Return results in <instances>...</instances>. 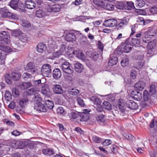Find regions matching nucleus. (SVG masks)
I'll return each mask as SVG.
<instances>
[{
	"mask_svg": "<svg viewBox=\"0 0 157 157\" xmlns=\"http://www.w3.org/2000/svg\"><path fill=\"white\" fill-rule=\"evenodd\" d=\"M68 116L71 118L75 119L79 116L81 121H85L88 120V114L84 113H78L77 112H72L68 114Z\"/></svg>",
	"mask_w": 157,
	"mask_h": 157,
	"instance_id": "nucleus-1",
	"label": "nucleus"
},
{
	"mask_svg": "<svg viewBox=\"0 0 157 157\" xmlns=\"http://www.w3.org/2000/svg\"><path fill=\"white\" fill-rule=\"evenodd\" d=\"M131 41L130 38L127 39L124 43L122 44L120 46L121 48L120 51L125 53L129 52L132 48V46L130 43Z\"/></svg>",
	"mask_w": 157,
	"mask_h": 157,
	"instance_id": "nucleus-2",
	"label": "nucleus"
},
{
	"mask_svg": "<svg viewBox=\"0 0 157 157\" xmlns=\"http://www.w3.org/2000/svg\"><path fill=\"white\" fill-rule=\"evenodd\" d=\"M51 65L48 64L43 65L41 67V74L44 76L48 77L51 74Z\"/></svg>",
	"mask_w": 157,
	"mask_h": 157,
	"instance_id": "nucleus-3",
	"label": "nucleus"
},
{
	"mask_svg": "<svg viewBox=\"0 0 157 157\" xmlns=\"http://www.w3.org/2000/svg\"><path fill=\"white\" fill-rule=\"evenodd\" d=\"M18 40H16L15 44L18 47H22L25 45V43L28 42L29 38L25 34L23 33L20 36Z\"/></svg>",
	"mask_w": 157,
	"mask_h": 157,
	"instance_id": "nucleus-4",
	"label": "nucleus"
},
{
	"mask_svg": "<svg viewBox=\"0 0 157 157\" xmlns=\"http://www.w3.org/2000/svg\"><path fill=\"white\" fill-rule=\"evenodd\" d=\"M10 37L9 33L3 31L0 33V43L3 44H8L10 43Z\"/></svg>",
	"mask_w": 157,
	"mask_h": 157,
	"instance_id": "nucleus-5",
	"label": "nucleus"
},
{
	"mask_svg": "<svg viewBox=\"0 0 157 157\" xmlns=\"http://www.w3.org/2000/svg\"><path fill=\"white\" fill-rule=\"evenodd\" d=\"M45 8L48 12L55 13L59 11L61 8V6L58 4L52 6L48 5L46 6Z\"/></svg>",
	"mask_w": 157,
	"mask_h": 157,
	"instance_id": "nucleus-6",
	"label": "nucleus"
},
{
	"mask_svg": "<svg viewBox=\"0 0 157 157\" xmlns=\"http://www.w3.org/2000/svg\"><path fill=\"white\" fill-rule=\"evenodd\" d=\"M70 63L67 62H65L61 66V68L63 72L68 74H70L72 72Z\"/></svg>",
	"mask_w": 157,
	"mask_h": 157,
	"instance_id": "nucleus-7",
	"label": "nucleus"
},
{
	"mask_svg": "<svg viewBox=\"0 0 157 157\" xmlns=\"http://www.w3.org/2000/svg\"><path fill=\"white\" fill-rule=\"evenodd\" d=\"M34 109L37 111L44 112H46L47 111V109L46 107L43 104H42L41 102L35 103V104Z\"/></svg>",
	"mask_w": 157,
	"mask_h": 157,
	"instance_id": "nucleus-8",
	"label": "nucleus"
},
{
	"mask_svg": "<svg viewBox=\"0 0 157 157\" xmlns=\"http://www.w3.org/2000/svg\"><path fill=\"white\" fill-rule=\"evenodd\" d=\"M117 21L114 19H109L105 21L103 25L106 27H113L117 25Z\"/></svg>",
	"mask_w": 157,
	"mask_h": 157,
	"instance_id": "nucleus-9",
	"label": "nucleus"
},
{
	"mask_svg": "<svg viewBox=\"0 0 157 157\" xmlns=\"http://www.w3.org/2000/svg\"><path fill=\"white\" fill-rule=\"evenodd\" d=\"M128 21L126 18L119 20V22L117 25H116V28L120 30L124 27L128 23Z\"/></svg>",
	"mask_w": 157,
	"mask_h": 157,
	"instance_id": "nucleus-10",
	"label": "nucleus"
},
{
	"mask_svg": "<svg viewBox=\"0 0 157 157\" xmlns=\"http://www.w3.org/2000/svg\"><path fill=\"white\" fill-rule=\"evenodd\" d=\"M126 106L132 109H135L138 108L137 104L131 100H128L126 102Z\"/></svg>",
	"mask_w": 157,
	"mask_h": 157,
	"instance_id": "nucleus-11",
	"label": "nucleus"
},
{
	"mask_svg": "<svg viewBox=\"0 0 157 157\" xmlns=\"http://www.w3.org/2000/svg\"><path fill=\"white\" fill-rule=\"evenodd\" d=\"M146 83L144 81H140L135 84L134 87L137 90H142L146 86Z\"/></svg>",
	"mask_w": 157,
	"mask_h": 157,
	"instance_id": "nucleus-12",
	"label": "nucleus"
},
{
	"mask_svg": "<svg viewBox=\"0 0 157 157\" xmlns=\"http://www.w3.org/2000/svg\"><path fill=\"white\" fill-rule=\"evenodd\" d=\"M1 17L3 18L11 17L13 19H17L18 18L15 14L9 11H5L2 13Z\"/></svg>",
	"mask_w": 157,
	"mask_h": 157,
	"instance_id": "nucleus-13",
	"label": "nucleus"
},
{
	"mask_svg": "<svg viewBox=\"0 0 157 157\" xmlns=\"http://www.w3.org/2000/svg\"><path fill=\"white\" fill-rule=\"evenodd\" d=\"M52 90L56 94H61L63 92L61 86L59 85H55L53 86Z\"/></svg>",
	"mask_w": 157,
	"mask_h": 157,
	"instance_id": "nucleus-14",
	"label": "nucleus"
},
{
	"mask_svg": "<svg viewBox=\"0 0 157 157\" xmlns=\"http://www.w3.org/2000/svg\"><path fill=\"white\" fill-rule=\"evenodd\" d=\"M132 98L137 101L140 100L142 98L141 93L137 91H132L131 93Z\"/></svg>",
	"mask_w": 157,
	"mask_h": 157,
	"instance_id": "nucleus-15",
	"label": "nucleus"
},
{
	"mask_svg": "<svg viewBox=\"0 0 157 157\" xmlns=\"http://www.w3.org/2000/svg\"><path fill=\"white\" fill-rule=\"evenodd\" d=\"M65 39L69 42H73L76 40V36L72 32L68 33L65 36Z\"/></svg>",
	"mask_w": 157,
	"mask_h": 157,
	"instance_id": "nucleus-16",
	"label": "nucleus"
},
{
	"mask_svg": "<svg viewBox=\"0 0 157 157\" xmlns=\"http://www.w3.org/2000/svg\"><path fill=\"white\" fill-rule=\"evenodd\" d=\"M75 71L78 73L82 72L83 69V66L81 63L78 62H75L74 64Z\"/></svg>",
	"mask_w": 157,
	"mask_h": 157,
	"instance_id": "nucleus-17",
	"label": "nucleus"
},
{
	"mask_svg": "<svg viewBox=\"0 0 157 157\" xmlns=\"http://www.w3.org/2000/svg\"><path fill=\"white\" fill-rule=\"evenodd\" d=\"M148 34L151 36H154L157 35V26L150 27L147 31Z\"/></svg>",
	"mask_w": 157,
	"mask_h": 157,
	"instance_id": "nucleus-18",
	"label": "nucleus"
},
{
	"mask_svg": "<svg viewBox=\"0 0 157 157\" xmlns=\"http://www.w3.org/2000/svg\"><path fill=\"white\" fill-rule=\"evenodd\" d=\"M25 6L28 9H32L35 7L36 4L34 1L29 0L25 2Z\"/></svg>",
	"mask_w": 157,
	"mask_h": 157,
	"instance_id": "nucleus-19",
	"label": "nucleus"
},
{
	"mask_svg": "<svg viewBox=\"0 0 157 157\" xmlns=\"http://www.w3.org/2000/svg\"><path fill=\"white\" fill-rule=\"evenodd\" d=\"M52 76L54 78L58 79L61 76V73L60 70L58 68L54 69L52 71Z\"/></svg>",
	"mask_w": 157,
	"mask_h": 157,
	"instance_id": "nucleus-20",
	"label": "nucleus"
},
{
	"mask_svg": "<svg viewBox=\"0 0 157 157\" xmlns=\"http://www.w3.org/2000/svg\"><path fill=\"white\" fill-rule=\"evenodd\" d=\"M41 92L42 94H44L46 95L48 94L50 91L48 86L46 84H42Z\"/></svg>",
	"mask_w": 157,
	"mask_h": 157,
	"instance_id": "nucleus-21",
	"label": "nucleus"
},
{
	"mask_svg": "<svg viewBox=\"0 0 157 157\" xmlns=\"http://www.w3.org/2000/svg\"><path fill=\"white\" fill-rule=\"evenodd\" d=\"M73 54L76 56L78 58L81 59H84L85 56L84 54L80 50H76L73 52Z\"/></svg>",
	"mask_w": 157,
	"mask_h": 157,
	"instance_id": "nucleus-22",
	"label": "nucleus"
},
{
	"mask_svg": "<svg viewBox=\"0 0 157 157\" xmlns=\"http://www.w3.org/2000/svg\"><path fill=\"white\" fill-rule=\"evenodd\" d=\"M46 45L43 43H40L38 44L36 48L37 51L39 53H42L46 49Z\"/></svg>",
	"mask_w": 157,
	"mask_h": 157,
	"instance_id": "nucleus-23",
	"label": "nucleus"
},
{
	"mask_svg": "<svg viewBox=\"0 0 157 157\" xmlns=\"http://www.w3.org/2000/svg\"><path fill=\"white\" fill-rule=\"evenodd\" d=\"M36 15L38 17L41 18L45 17L47 15V14L45 11L42 10H39L36 11Z\"/></svg>",
	"mask_w": 157,
	"mask_h": 157,
	"instance_id": "nucleus-24",
	"label": "nucleus"
},
{
	"mask_svg": "<svg viewBox=\"0 0 157 157\" xmlns=\"http://www.w3.org/2000/svg\"><path fill=\"white\" fill-rule=\"evenodd\" d=\"M21 75L19 72H13L11 75V77L14 81L18 80L21 78Z\"/></svg>",
	"mask_w": 157,
	"mask_h": 157,
	"instance_id": "nucleus-25",
	"label": "nucleus"
},
{
	"mask_svg": "<svg viewBox=\"0 0 157 157\" xmlns=\"http://www.w3.org/2000/svg\"><path fill=\"white\" fill-rule=\"evenodd\" d=\"M90 100L93 102L94 104L97 106L100 105L101 104V100L95 96H92L90 98Z\"/></svg>",
	"mask_w": 157,
	"mask_h": 157,
	"instance_id": "nucleus-26",
	"label": "nucleus"
},
{
	"mask_svg": "<svg viewBox=\"0 0 157 157\" xmlns=\"http://www.w3.org/2000/svg\"><path fill=\"white\" fill-rule=\"evenodd\" d=\"M42 152L45 155H52L54 154V152L53 149L48 148L43 149Z\"/></svg>",
	"mask_w": 157,
	"mask_h": 157,
	"instance_id": "nucleus-27",
	"label": "nucleus"
},
{
	"mask_svg": "<svg viewBox=\"0 0 157 157\" xmlns=\"http://www.w3.org/2000/svg\"><path fill=\"white\" fill-rule=\"evenodd\" d=\"M33 99L35 103L41 102L42 100V99L40 97V95L38 93H36L34 94Z\"/></svg>",
	"mask_w": 157,
	"mask_h": 157,
	"instance_id": "nucleus-28",
	"label": "nucleus"
},
{
	"mask_svg": "<svg viewBox=\"0 0 157 157\" xmlns=\"http://www.w3.org/2000/svg\"><path fill=\"white\" fill-rule=\"evenodd\" d=\"M11 33L13 36L17 37L19 38L20 37V36L23 33L20 30L17 29L12 31L11 32Z\"/></svg>",
	"mask_w": 157,
	"mask_h": 157,
	"instance_id": "nucleus-29",
	"label": "nucleus"
},
{
	"mask_svg": "<svg viewBox=\"0 0 157 157\" xmlns=\"http://www.w3.org/2000/svg\"><path fill=\"white\" fill-rule=\"evenodd\" d=\"M0 50H2L1 52H3L7 54L8 52L11 51V48L9 47L1 45H0Z\"/></svg>",
	"mask_w": 157,
	"mask_h": 157,
	"instance_id": "nucleus-30",
	"label": "nucleus"
},
{
	"mask_svg": "<svg viewBox=\"0 0 157 157\" xmlns=\"http://www.w3.org/2000/svg\"><path fill=\"white\" fill-rule=\"evenodd\" d=\"M7 54L3 52H1L0 53V64H2L4 63Z\"/></svg>",
	"mask_w": 157,
	"mask_h": 157,
	"instance_id": "nucleus-31",
	"label": "nucleus"
},
{
	"mask_svg": "<svg viewBox=\"0 0 157 157\" xmlns=\"http://www.w3.org/2000/svg\"><path fill=\"white\" fill-rule=\"evenodd\" d=\"M135 4L137 8H141L144 6L145 2L144 0H137L135 1Z\"/></svg>",
	"mask_w": 157,
	"mask_h": 157,
	"instance_id": "nucleus-32",
	"label": "nucleus"
},
{
	"mask_svg": "<svg viewBox=\"0 0 157 157\" xmlns=\"http://www.w3.org/2000/svg\"><path fill=\"white\" fill-rule=\"evenodd\" d=\"M117 62V58L116 57H113L111 59L108 63V64L110 66H113L116 64Z\"/></svg>",
	"mask_w": 157,
	"mask_h": 157,
	"instance_id": "nucleus-33",
	"label": "nucleus"
},
{
	"mask_svg": "<svg viewBox=\"0 0 157 157\" xmlns=\"http://www.w3.org/2000/svg\"><path fill=\"white\" fill-rule=\"evenodd\" d=\"M21 24L24 27L29 28L31 25L30 23L25 19H22L21 21Z\"/></svg>",
	"mask_w": 157,
	"mask_h": 157,
	"instance_id": "nucleus-34",
	"label": "nucleus"
},
{
	"mask_svg": "<svg viewBox=\"0 0 157 157\" xmlns=\"http://www.w3.org/2000/svg\"><path fill=\"white\" fill-rule=\"evenodd\" d=\"M45 103L46 107L49 109H52L54 106V104L52 101L47 100L45 101Z\"/></svg>",
	"mask_w": 157,
	"mask_h": 157,
	"instance_id": "nucleus-35",
	"label": "nucleus"
},
{
	"mask_svg": "<svg viewBox=\"0 0 157 157\" xmlns=\"http://www.w3.org/2000/svg\"><path fill=\"white\" fill-rule=\"evenodd\" d=\"M93 2L97 6L104 7L105 4L104 2L101 0H93Z\"/></svg>",
	"mask_w": 157,
	"mask_h": 157,
	"instance_id": "nucleus-36",
	"label": "nucleus"
},
{
	"mask_svg": "<svg viewBox=\"0 0 157 157\" xmlns=\"http://www.w3.org/2000/svg\"><path fill=\"white\" fill-rule=\"evenodd\" d=\"M134 8L133 3L132 2H127V6H126L125 7V9L128 10H131L132 9H133Z\"/></svg>",
	"mask_w": 157,
	"mask_h": 157,
	"instance_id": "nucleus-37",
	"label": "nucleus"
},
{
	"mask_svg": "<svg viewBox=\"0 0 157 157\" xmlns=\"http://www.w3.org/2000/svg\"><path fill=\"white\" fill-rule=\"evenodd\" d=\"M19 0H11L10 2V6L13 8L15 9L18 6Z\"/></svg>",
	"mask_w": 157,
	"mask_h": 157,
	"instance_id": "nucleus-38",
	"label": "nucleus"
},
{
	"mask_svg": "<svg viewBox=\"0 0 157 157\" xmlns=\"http://www.w3.org/2000/svg\"><path fill=\"white\" fill-rule=\"evenodd\" d=\"M102 106L104 108L108 110H110L111 109V105L110 104L106 101L103 102Z\"/></svg>",
	"mask_w": 157,
	"mask_h": 157,
	"instance_id": "nucleus-39",
	"label": "nucleus"
},
{
	"mask_svg": "<svg viewBox=\"0 0 157 157\" xmlns=\"http://www.w3.org/2000/svg\"><path fill=\"white\" fill-rule=\"evenodd\" d=\"M32 85L30 82H23L21 84L22 88L26 89L30 87Z\"/></svg>",
	"mask_w": 157,
	"mask_h": 157,
	"instance_id": "nucleus-40",
	"label": "nucleus"
},
{
	"mask_svg": "<svg viewBox=\"0 0 157 157\" xmlns=\"http://www.w3.org/2000/svg\"><path fill=\"white\" fill-rule=\"evenodd\" d=\"M28 99L27 98L21 99L20 102L19 104L23 108L24 107L25 105H26V103L28 102Z\"/></svg>",
	"mask_w": 157,
	"mask_h": 157,
	"instance_id": "nucleus-41",
	"label": "nucleus"
},
{
	"mask_svg": "<svg viewBox=\"0 0 157 157\" xmlns=\"http://www.w3.org/2000/svg\"><path fill=\"white\" fill-rule=\"evenodd\" d=\"M129 62L128 59L126 57H124L121 61V64L123 67H125L128 64Z\"/></svg>",
	"mask_w": 157,
	"mask_h": 157,
	"instance_id": "nucleus-42",
	"label": "nucleus"
},
{
	"mask_svg": "<svg viewBox=\"0 0 157 157\" xmlns=\"http://www.w3.org/2000/svg\"><path fill=\"white\" fill-rule=\"evenodd\" d=\"M12 95L9 91L6 90L5 94L6 100L8 101H10L12 98Z\"/></svg>",
	"mask_w": 157,
	"mask_h": 157,
	"instance_id": "nucleus-43",
	"label": "nucleus"
},
{
	"mask_svg": "<svg viewBox=\"0 0 157 157\" xmlns=\"http://www.w3.org/2000/svg\"><path fill=\"white\" fill-rule=\"evenodd\" d=\"M123 136L128 140H133L134 139V137L130 134L125 133Z\"/></svg>",
	"mask_w": 157,
	"mask_h": 157,
	"instance_id": "nucleus-44",
	"label": "nucleus"
},
{
	"mask_svg": "<svg viewBox=\"0 0 157 157\" xmlns=\"http://www.w3.org/2000/svg\"><path fill=\"white\" fill-rule=\"evenodd\" d=\"M35 67L36 66L33 63L31 62H29L27 64L25 68L27 70L29 71Z\"/></svg>",
	"mask_w": 157,
	"mask_h": 157,
	"instance_id": "nucleus-45",
	"label": "nucleus"
},
{
	"mask_svg": "<svg viewBox=\"0 0 157 157\" xmlns=\"http://www.w3.org/2000/svg\"><path fill=\"white\" fill-rule=\"evenodd\" d=\"M149 11L153 14H157V5L151 7L149 10Z\"/></svg>",
	"mask_w": 157,
	"mask_h": 157,
	"instance_id": "nucleus-46",
	"label": "nucleus"
},
{
	"mask_svg": "<svg viewBox=\"0 0 157 157\" xmlns=\"http://www.w3.org/2000/svg\"><path fill=\"white\" fill-rule=\"evenodd\" d=\"M96 120L98 121L103 122L105 121L104 116L103 114H99L98 115Z\"/></svg>",
	"mask_w": 157,
	"mask_h": 157,
	"instance_id": "nucleus-47",
	"label": "nucleus"
},
{
	"mask_svg": "<svg viewBox=\"0 0 157 157\" xmlns=\"http://www.w3.org/2000/svg\"><path fill=\"white\" fill-rule=\"evenodd\" d=\"M90 57L93 59L94 61L96 60L98 57V54L96 52H93L90 56Z\"/></svg>",
	"mask_w": 157,
	"mask_h": 157,
	"instance_id": "nucleus-48",
	"label": "nucleus"
},
{
	"mask_svg": "<svg viewBox=\"0 0 157 157\" xmlns=\"http://www.w3.org/2000/svg\"><path fill=\"white\" fill-rule=\"evenodd\" d=\"M79 90L77 89H72L70 91L69 93L71 95L76 96L79 93Z\"/></svg>",
	"mask_w": 157,
	"mask_h": 157,
	"instance_id": "nucleus-49",
	"label": "nucleus"
},
{
	"mask_svg": "<svg viewBox=\"0 0 157 157\" xmlns=\"http://www.w3.org/2000/svg\"><path fill=\"white\" fill-rule=\"evenodd\" d=\"M156 92L155 86V85L151 84L150 86V90L149 91L150 94L152 95L155 94Z\"/></svg>",
	"mask_w": 157,
	"mask_h": 157,
	"instance_id": "nucleus-50",
	"label": "nucleus"
},
{
	"mask_svg": "<svg viewBox=\"0 0 157 157\" xmlns=\"http://www.w3.org/2000/svg\"><path fill=\"white\" fill-rule=\"evenodd\" d=\"M131 41H130V43L131 42L133 44L136 45H138L139 44L140 41L138 38H130Z\"/></svg>",
	"mask_w": 157,
	"mask_h": 157,
	"instance_id": "nucleus-51",
	"label": "nucleus"
},
{
	"mask_svg": "<svg viewBox=\"0 0 157 157\" xmlns=\"http://www.w3.org/2000/svg\"><path fill=\"white\" fill-rule=\"evenodd\" d=\"M136 21L141 25H145L146 24V22L144 18L143 17H140L137 18Z\"/></svg>",
	"mask_w": 157,
	"mask_h": 157,
	"instance_id": "nucleus-52",
	"label": "nucleus"
},
{
	"mask_svg": "<svg viewBox=\"0 0 157 157\" xmlns=\"http://www.w3.org/2000/svg\"><path fill=\"white\" fill-rule=\"evenodd\" d=\"M32 77V75L28 73H24L22 75V78L25 80H27L29 78H30Z\"/></svg>",
	"mask_w": 157,
	"mask_h": 157,
	"instance_id": "nucleus-53",
	"label": "nucleus"
},
{
	"mask_svg": "<svg viewBox=\"0 0 157 157\" xmlns=\"http://www.w3.org/2000/svg\"><path fill=\"white\" fill-rule=\"evenodd\" d=\"M156 46L155 43L154 42L150 41L149 42L147 45V48L155 49Z\"/></svg>",
	"mask_w": 157,
	"mask_h": 157,
	"instance_id": "nucleus-54",
	"label": "nucleus"
},
{
	"mask_svg": "<svg viewBox=\"0 0 157 157\" xmlns=\"http://www.w3.org/2000/svg\"><path fill=\"white\" fill-rule=\"evenodd\" d=\"M104 8H105L109 10H112L114 9V6L111 4L107 3L105 6H104Z\"/></svg>",
	"mask_w": 157,
	"mask_h": 157,
	"instance_id": "nucleus-55",
	"label": "nucleus"
},
{
	"mask_svg": "<svg viewBox=\"0 0 157 157\" xmlns=\"http://www.w3.org/2000/svg\"><path fill=\"white\" fill-rule=\"evenodd\" d=\"M9 145L13 148H16V141L14 140H11L9 142Z\"/></svg>",
	"mask_w": 157,
	"mask_h": 157,
	"instance_id": "nucleus-56",
	"label": "nucleus"
},
{
	"mask_svg": "<svg viewBox=\"0 0 157 157\" xmlns=\"http://www.w3.org/2000/svg\"><path fill=\"white\" fill-rule=\"evenodd\" d=\"M36 91V90L34 88H31L29 89L27 91V93L29 95H34L36 93L35 92Z\"/></svg>",
	"mask_w": 157,
	"mask_h": 157,
	"instance_id": "nucleus-57",
	"label": "nucleus"
},
{
	"mask_svg": "<svg viewBox=\"0 0 157 157\" xmlns=\"http://www.w3.org/2000/svg\"><path fill=\"white\" fill-rule=\"evenodd\" d=\"M92 140L95 143H99L101 142V139L97 136H95L93 137Z\"/></svg>",
	"mask_w": 157,
	"mask_h": 157,
	"instance_id": "nucleus-58",
	"label": "nucleus"
},
{
	"mask_svg": "<svg viewBox=\"0 0 157 157\" xmlns=\"http://www.w3.org/2000/svg\"><path fill=\"white\" fill-rule=\"evenodd\" d=\"M143 98L145 101H147L148 99V91L145 90L143 93Z\"/></svg>",
	"mask_w": 157,
	"mask_h": 157,
	"instance_id": "nucleus-59",
	"label": "nucleus"
},
{
	"mask_svg": "<svg viewBox=\"0 0 157 157\" xmlns=\"http://www.w3.org/2000/svg\"><path fill=\"white\" fill-rule=\"evenodd\" d=\"M112 141L109 139H106L103 142H102L101 144L104 146H107L110 144Z\"/></svg>",
	"mask_w": 157,
	"mask_h": 157,
	"instance_id": "nucleus-60",
	"label": "nucleus"
},
{
	"mask_svg": "<svg viewBox=\"0 0 157 157\" xmlns=\"http://www.w3.org/2000/svg\"><path fill=\"white\" fill-rule=\"evenodd\" d=\"M151 36L148 34V33L147 31L145 32L142 35V38L143 39H147V40H149L150 38H151Z\"/></svg>",
	"mask_w": 157,
	"mask_h": 157,
	"instance_id": "nucleus-61",
	"label": "nucleus"
},
{
	"mask_svg": "<svg viewBox=\"0 0 157 157\" xmlns=\"http://www.w3.org/2000/svg\"><path fill=\"white\" fill-rule=\"evenodd\" d=\"M97 44L98 48L99 49L101 50L102 52L104 47L103 44L100 41H98Z\"/></svg>",
	"mask_w": 157,
	"mask_h": 157,
	"instance_id": "nucleus-62",
	"label": "nucleus"
},
{
	"mask_svg": "<svg viewBox=\"0 0 157 157\" xmlns=\"http://www.w3.org/2000/svg\"><path fill=\"white\" fill-rule=\"evenodd\" d=\"M29 71L31 72V73L34 75H36L38 73V69L36 67H35L33 69L30 70Z\"/></svg>",
	"mask_w": 157,
	"mask_h": 157,
	"instance_id": "nucleus-63",
	"label": "nucleus"
},
{
	"mask_svg": "<svg viewBox=\"0 0 157 157\" xmlns=\"http://www.w3.org/2000/svg\"><path fill=\"white\" fill-rule=\"evenodd\" d=\"M77 101L78 104L81 106H83L84 105V102L83 100L80 98H77Z\"/></svg>",
	"mask_w": 157,
	"mask_h": 157,
	"instance_id": "nucleus-64",
	"label": "nucleus"
}]
</instances>
